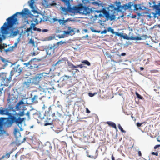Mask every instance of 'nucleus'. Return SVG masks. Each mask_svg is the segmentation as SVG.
Returning a JSON list of instances; mask_svg holds the SVG:
<instances>
[{"mask_svg":"<svg viewBox=\"0 0 160 160\" xmlns=\"http://www.w3.org/2000/svg\"><path fill=\"white\" fill-rule=\"evenodd\" d=\"M115 3L116 4L117 7H115L113 4H111L107 8L108 11L104 8L100 11H97L98 12H102L105 16L107 20L110 21L114 20L116 18V11L118 12H121L120 8L124 9L125 10L128 9H131L132 4L131 2H129L128 4H126L123 5H121V2L120 1H116Z\"/></svg>","mask_w":160,"mask_h":160,"instance_id":"nucleus-1","label":"nucleus"},{"mask_svg":"<svg viewBox=\"0 0 160 160\" xmlns=\"http://www.w3.org/2000/svg\"><path fill=\"white\" fill-rule=\"evenodd\" d=\"M9 111V109L8 108H3L2 107L0 108V114L8 116L7 121L8 126L10 127L13 123H15L19 127L20 130L22 131V124L23 121L25 119V118H20L21 117L23 116V112H21L19 114H12Z\"/></svg>","mask_w":160,"mask_h":160,"instance_id":"nucleus-2","label":"nucleus"},{"mask_svg":"<svg viewBox=\"0 0 160 160\" xmlns=\"http://www.w3.org/2000/svg\"><path fill=\"white\" fill-rule=\"evenodd\" d=\"M29 13V10L27 8H24L21 12H18L16 13L11 17L8 18L7 19V22L4 23L3 25L1 27L2 32V33H7V28H12L13 26L15 24L17 21L16 18L18 14L22 15L24 16L28 15Z\"/></svg>","mask_w":160,"mask_h":160,"instance_id":"nucleus-3","label":"nucleus"},{"mask_svg":"<svg viewBox=\"0 0 160 160\" xmlns=\"http://www.w3.org/2000/svg\"><path fill=\"white\" fill-rule=\"evenodd\" d=\"M74 9L75 13H80L85 15L89 14L92 11L88 7L84 6L82 3L76 5Z\"/></svg>","mask_w":160,"mask_h":160,"instance_id":"nucleus-4","label":"nucleus"},{"mask_svg":"<svg viewBox=\"0 0 160 160\" xmlns=\"http://www.w3.org/2000/svg\"><path fill=\"white\" fill-rule=\"evenodd\" d=\"M13 74L12 71H11L10 74L8 78H7V74L5 73H0V80L1 81L2 84L5 86H8V84L12 81Z\"/></svg>","mask_w":160,"mask_h":160,"instance_id":"nucleus-5","label":"nucleus"},{"mask_svg":"<svg viewBox=\"0 0 160 160\" xmlns=\"http://www.w3.org/2000/svg\"><path fill=\"white\" fill-rule=\"evenodd\" d=\"M23 99H22L20 101L16 104L15 106V109L17 111L22 110V111L18 113H15V114H19L21 112H23V116L25 114L24 111L26 110L25 103L23 102Z\"/></svg>","mask_w":160,"mask_h":160,"instance_id":"nucleus-6","label":"nucleus"},{"mask_svg":"<svg viewBox=\"0 0 160 160\" xmlns=\"http://www.w3.org/2000/svg\"><path fill=\"white\" fill-rule=\"evenodd\" d=\"M43 73L37 74L32 79V83L35 85H37L43 77Z\"/></svg>","mask_w":160,"mask_h":160,"instance_id":"nucleus-7","label":"nucleus"},{"mask_svg":"<svg viewBox=\"0 0 160 160\" xmlns=\"http://www.w3.org/2000/svg\"><path fill=\"white\" fill-rule=\"evenodd\" d=\"M75 8V6H73L72 8L69 6H67V8H66L65 7H61V9L62 12L65 15H66L68 12L75 14V10H74V8Z\"/></svg>","mask_w":160,"mask_h":160,"instance_id":"nucleus-8","label":"nucleus"},{"mask_svg":"<svg viewBox=\"0 0 160 160\" xmlns=\"http://www.w3.org/2000/svg\"><path fill=\"white\" fill-rule=\"evenodd\" d=\"M56 45L55 44H49L46 48V52L48 55H52L54 53L55 47Z\"/></svg>","mask_w":160,"mask_h":160,"instance_id":"nucleus-9","label":"nucleus"},{"mask_svg":"<svg viewBox=\"0 0 160 160\" xmlns=\"http://www.w3.org/2000/svg\"><path fill=\"white\" fill-rule=\"evenodd\" d=\"M37 60L36 58L32 59L30 60V66L28 67L30 69H34L38 68V65L36 62Z\"/></svg>","mask_w":160,"mask_h":160,"instance_id":"nucleus-10","label":"nucleus"},{"mask_svg":"<svg viewBox=\"0 0 160 160\" xmlns=\"http://www.w3.org/2000/svg\"><path fill=\"white\" fill-rule=\"evenodd\" d=\"M36 26V24L32 23L30 25V27L29 28H28L26 30H25V32L28 33L30 31H32V29H33V30L34 31H37L38 32H40L41 31V29L40 28H37L35 27Z\"/></svg>","mask_w":160,"mask_h":160,"instance_id":"nucleus-11","label":"nucleus"},{"mask_svg":"<svg viewBox=\"0 0 160 160\" xmlns=\"http://www.w3.org/2000/svg\"><path fill=\"white\" fill-rule=\"evenodd\" d=\"M20 67V65H18L15 67L13 68V70L11 71H12L13 76L16 72L18 73V75L20 74L21 72L22 71V67Z\"/></svg>","mask_w":160,"mask_h":160,"instance_id":"nucleus-12","label":"nucleus"},{"mask_svg":"<svg viewBox=\"0 0 160 160\" xmlns=\"http://www.w3.org/2000/svg\"><path fill=\"white\" fill-rule=\"evenodd\" d=\"M147 35H142L141 37H133L132 36L129 37L128 40H141L143 39H146L147 38Z\"/></svg>","mask_w":160,"mask_h":160,"instance_id":"nucleus-13","label":"nucleus"},{"mask_svg":"<svg viewBox=\"0 0 160 160\" xmlns=\"http://www.w3.org/2000/svg\"><path fill=\"white\" fill-rule=\"evenodd\" d=\"M41 15L38 14L36 16H33L32 18L33 21L35 22L36 24H38L39 22H40L42 20Z\"/></svg>","mask_w":160,"mask_h":160,"instance_id":"nucleus-14","label":"nucleus"},{"mask_svg":"<svg viewBox=\"0 0 160 160\" xmlns=\"http://www.w3.org/2000/svg\"><path fill=\"white\" fill-rule=\"evenodd\" d=\"M42 99V98L41 97H39V96L37 95H35L32 98V102L33 103H36L38 102V99L41 100Z\"/></svg>","mask_w":160,"mask_h":160,"instance_id":"nucleus-15","label":"nucleus"},{"mask_svg":"<svg viewBox=\"0 0 160 160\" xmlns=\"http://www.w3.org/2000/svg\"><path fill=\"white\" fill-rule=\"evenodd\" d=\"M32 84V81H31L30 79H28L26 81L24 82L22 84L24 87L28 88Z\"/></svg>","mask_w":160,"mask_h":160,"instance_id":"nucleus-16","label":"nucleus"},{"mask_svg":"<svg viewBox=\"0 0 160 160\" xmlns=\"http://www.w3.org/2000/svg\"><path fill=\"white\" fill-rule=\"evenodd\" d=\"M152 3L153 4V6H151V3L149 2L150 7H153L156 10L158 14L159 12H160V8H159L158 5H155V2L154 1H152Z\"/></svg>","mask_w":160,"mask_h":160,"instance_id":"nucleus-17","label":"nucleus"},{"mask_svg":"<svg viewBox=\"0 0 160 160\" xmlns=\"http://www.w3.org/2000/svg\"><path fill=\"white\" fill-rule=\"evenodd\" d=\"M106 123L108 124L110 126L114 128L116 130H118L116 126V124L115 123L111 121H107L106 122Z\"/></svg>","mask_w":160,"mask_h":160,"instance_id":"nucleus-18","label":"nucleus"},{"mask_svg":"<svg viewBox=\"0 0 160 160\" xmlns=\"http://www.w3.org/2000/svg\"><path fill=\"white\" fill-rule=\"evenodd\" d=\"M98 156V151L96 150L95 152V155H89L88 156V157L90 158L95 159L97 158Z\"/></svg>","mask_w":160,"mask_h":160,"instance_id":"nucleus-19","label":"nucleus"},{"mask_svg":"<svg viewBox=\"0 0 160 160\" xmlns=\"http://www.w3.org/2000/svg\"><path fill=\"white\" fill-rule=\"evenodd\" d=\"M13 151V150L9 152L6 153L5 155L2 156V158H8L10 157V154L12 153Z\"/></svg>","mask_w":160,"mask_h":160,"instance_id":"nucleus-20","label":"nucleus"},{"mask_svg":"<svg viewBox=\"0 0 160 160\" xmlns=\"http://www.w3.org/2000/svg\"><path fill=\"white\" fill-rule=\"evenodd\" d=\"M101 2L100 1L98 0L97 2H92V3L95 5V6H102V4L100 3Z\"/></svg>","mask_w":160,"mask_h":160,"instance_id":"nucleus-21","label":"nucleus"},{"mask_svg":"<svg viewBox=\"0 0 160 160\" xmlns=\"http://www.w3.org/2000/svg\"><path fill=\"white\" fill-rule=\"evenodd\" d=\"M60 116V114L58 113V112L56 113H53L52 114V117L54 120H56L58 118V117Z\"/></svg>","mask_w":160,"mask_h":160,"instance_id":"nucleus-22","label":"nucleus"},{"mask_svg":"<svg viewBox=\"0 0 160 160\" xmlns=\"http://www.w3.org/2000/svg\"><path fill=\"white\" fill-rule=\"evenodd\" d=\"M67 6L71 7L70 4V1H72V0H61Z\"/></svg>","mask_w":160,"mask_h":160,"instance_id":"nucleus-23","label":"nucleus"},{"mask_svg":"<svg viewBox=\"0 0 160 160\" xmlns=\"http://www.w3.org/2000/svg\"><path fill=\"white\" fill-rule=\"evenodd\" d=\"M141 4H135L134 5V9L137 11L138 10H141Z\"/></svg>","mask_w":160,"mask_h":160,"instance_id":"nucleus-24","label":"nucleus"},{"mask_svg":"<svg viewBox=\"0 0 160 160\" xmlns=\"http://www.w3.org/2000/svg\"><path fill=\"white\" fill-rule=\"evenodd\" d=\"M73 31L72 29H71V28H68V31H64V33L66 35H68L70 34V33L71 32H73Z\"/></svg>","mask_w":160,"mask_h":160,"instance_id":"nucleus-25","label":"nucleus"},{"mask_svg":"<svg viewBox=\"0 0 160 160\" xmlns=\"http://www.w3.org/2000/svg\"><path fill=\"white\" fill-rule=\"evenodd\" d=\"M68 65L69 67L72 70H73L75 68V66L71 62H68Z\"/></svg>","mask_w":160,"mask_h":160,"instance_id":"nucleus-26","label":"nucleus"},{"mask_svg":"<svg viewBox=\"0 0 160 160\" xmlns=\"http://www.w3.org/2000/svg\"><path fill=\"white\" fill-rule=\"evenodd\" d=\"M4 86L3 85L1 84L0 85V96L2 95V91H3Z\"/></svg>","mask_w":160,"mask_h":160,"instance_id":"nucleus-27","label":"nucleus"},{"mask_svg":"<svg viewBox=\"0 0 160 160\" xmlns=\"http://www.w3.org/2000/svg\"><path fill=\"white\" fill-rule=\"evenodd\" d=\"M107 31L108 32H110L112 34H115V33L114 32V29H112L111 27H109L107 28Z\"/></svg>","mask_w":160,"mask_h":160,"instance_id":"nucleus-28","label":"nucleus"},{"mask_svg":"<svg viewBox=\"0 0 160 160\" xmlns=\"http://www.w3.org/2000/svg\"><path fill=\"white\" fill-rule=\"evenodd\" d=\"M82 63H84L88 66H89L91 65L90 63L87 60H84L82 62Z\"/></svg>","mask_w":160,"mask_h":160,"instance_id":"nucleus-29","label":"nucleus"},{"mask_svg":"<svg viewBox=\"0 0 160 160\" xmlns=\"http://www.w3.org/2000/svg\"><path fill=\"white\" fill-rule=\"evenodd\" d=\"M34 2V0H30V1L28 2L29 3V6L31 8H32L33 6V4Z\"/></svg>","mask_w":160,"mask_h":160,"instance_id":"nucleus-30","label":"nucleus"},{"mask_svg":"<svg viewBox=\"0 0 160 160\" xmlns=\"http://www.w3.org/2000/svg\"><path fill=\"white\" fill-rule=\"evenodd\" d=\"M67 21V20H63L61 19H59L58 20V22L60 24H64Z\"/></svg>","mask_w":160,"mask_h":160,"instance_id":"nucleus-31","label":"nucleus"},{"mask_svg":"<svg viewBox=\"0 0 160 160\" xmlns=\"http://www.w3.org/2000/svg\"><path fill=\"white\" fill-rule=\"evenodd\" d=\"M118 127L121 131L122 132H125L126 131L124 130L120 124H118Z\"/></svg>","mask_w":160,"mask_h":160,"instance_id":"nucleus-32","label":"nucleus"},{"mask_svg":"<svg viewBox=\"0 0 160 160\" xmlns=\"http://www.w3.org/2000/svg\"><path fill=\"white\" fill-rule=\"evenodd\" d=\"M136 94L137 96V97L139 99H142L143 98L142 97L141 95H140L137 92H136Z\"/></svg>","mask_w":160,"mask_h":160,"instance_id":"nucleus-33","label":"nucleus"},{"mask_svg":"<svg viewBox=\"0 0 160 160\" xmlns=\"http://www.w3.org/2000/svg\"><path fill=\"white\" fill-rule=\"evenodd\" d=\"M122 37L124 39L128 40L129 37H128L126 34H125V35H122Z\"/></svg>","mask_w":160,"mask_h":160,"instance_id":"nucleus-34","label":"nucleus"},{"mask_svg":"<svg viewBox=\"0 0 160 160\" xmlns=\"http://www.w3.org/2000/svg\"><path fill=\"white\" fill-rule=\"evenodd\" d=\"M18 33V32L17 31L13 32L11 34V35L13 36H16Z\"/></svg>","mask_w":160,"mask_h":160,"instance_id":"nucleus-35","label":"nucleus"},{"mask_svg":"<svg viewBox=\"0 0 160 160\" xmlns=\"http://www.w3.org/2000/svg\"><path fill=\"white\" fill-rule=\"evenodd\" d=\"M4 51L7 53L9 52H12V50L11 49L10 47L8 48V49H5Z\"/></svg>","mask_w":160,"mask_h":160,"instance_id":"nucleus-36","label":"nucleus"},{"mask_svg":"<svg viewBox=\"0 0 160 160\" xmlns=\"http://www.w3.org/2000/svg\"><path fill=\"white\" fill-rule=\"evenodd\" d=\"M14 132L15 135L16 136L17 133H19V132H18V129L17 128H15L14 130Z\"/></svg>","mask_w":160,"mask_h":160,"instance_id":"nucleus-37","label":"nucleus"},{"mask_svg":"<svg viewBox=\"0 0 160 160\" xmlns=\"http://www.w3.org/2000/svg\"><path fill=\"white\" fill-rule=\"evenodd\" d=\"M115 34L116 35L118 36L121 37H122L123 35L121 33H119L118 32H115Z\"/></svg>","mask_w":160,"mask_h":160,"instance_id":"nucleus-38","label":"nucleus"},{"mask_svg":"<svg viewBox=\"0 0 160 160\" xmlns=\"http://www.w3.org/2000/svg\"><path fill=\"white\" fill-rule=\"evenodd\" d=\"M97 92H95L94 93H92L89 92V93L88 94H89V96L90 97H92L93 96L97 94Z\"/></svg>","mask_w":160,"mask_h":160,"instance_id":"nucleus-39","label":"nucleus"},{"mask_svg":"<svg viewBox=\"0 0 160 160\" xmlns=\"http://www.w3.org/2000/svg\"><path fill=\"white\" fill-rule=\"evenodd\" d=\"M91 30L92 32H98V33H99L100 32V31H98L94 29H93L92 28H91Z\"/></svg>","mask_w":160,"mask_h":160,"instance_id":"nucleus-40","label":"nucleus"},{"mask_svg":"<svg viewBox=\"0 0 160 160\" xmlns=\"http://www.w3.org/2000/svg\"><path fill=\"white\" fill-rule=\"evenodd\" d=\"M141 10H145L146 9V7L144 6L143 5H142L141 4Z\"/></svg>","mask_w":160,"mask_h":160,"instance_id":"nucleus-41","label":"nucleus"},{"mask_svg":"<svg viewBox=\"0 0 160 160\" xmlns=\"http://www.w3.org/2000/svg\"><path fill=\"white\" fill-rule=\"evenodd\" d=\"M65 42H63L62 41H61L59 42H58L57 43V44L58 45H59V44L62 45V44L65 43Z\"/></svg>","mask_w":160,"mask_h":160,"instance_id":"nucleus-42","label":"nucleus"},{"mask_svg":"<svg viewBox=\"0 0 160 160\" xmlns=\"http://www.w3.org/2000/svg\"><path fill=\"white\" fill-rule=\"evenodd\" d=\"M52 121L51 120V121H50V122H47L46 123H45V126H47V125H52Z\"/></svg>","mask_w":160,"mask_h":160,"instance_id":"nucleus-43","label":"nucleus"},{"mask_svg":"<svg viewBox=\"0 0 160 160\" xmlns=\"http://www.w3.org/2000/svg\"><path fill=\"white\" fill-rule=\"evenodd\" d=\"M30 61L28 62L24 63V65H25L26 67H28L29 65L30 66Z\"/></svg>","mask_w":160,"mask_h":160,"instance_id":"nucleus-44","label":"nucleus"},{"mask_svg":"<svg viewBox=\"0 0 160 160\" xmlns=\"http://www.w3.org/2000/svg\"><path fill=\"white\" fill-rule=\"evenodd\" d=\"M29 43L32 44V45L34 44V40L32 39H31L29 41Z\"/></svg>","mask_w":160,"mask_h":160,"instance_id":"nucleus-45","label":"nucleus"},{"mask_svg":"<svg viewBox=\"0 0 160 160\" xmlns=\"http://www.w3.org/2000/svg\"><path fill=\"white\" fill-rule=\"evenodd\" d=\"M151 154L152 155H155L156 156H158V152H152Z\"/></svg>","mask_w":160,"mask_h":160,"instance_id":"nucleus-46","label":"nucleus"},{"mask_svg":"<svg viewBox=\"0 0 160 160\" xmlns=\"http://www.w3.org/2000/svg\"><path fill=\"white\" fill-rule=\"evenodd\" d=\"M48 109H49V110H48V114H50V113L52 112L51 111L52 108H51V106L49 107Z\"/></svg>","mask_w":160,"mask_h":160,"instance_id":"nucleus-47","label":"nucleus"},{"mask_svg":"<svg viewBox=\"0 0 160 160\" xmlns=\"http://www.w3.org/2000/svg\"><path fill=\"white\" fill-rule=\"evenodd\" d=\"M107 32V30L106 29H104L103 31H102L101 32V34H103V33L106 34V33Z\"/></svg>","mask_w":160,"mask_h":160,"instance_id":"nucleus-48","label":"nucleus"},{"mask_svg":"<svg viewBox=\"0 0 160 160\" xmlns=\"http://www.w3.org/2000/svg\"><path fill=\"white\" fill-rule=\"evenodd\" d=\"M142 123H139V122H137L136 123L137 126L138 127H140L141 126Z\"/></svg>","mask_w":160,"mask_h":160,"instance_id":"nucleus-49","label":"nucleus"},{"mask_svg":"<svg viewBox=\"0 0 160 160\" xmlns=\"http://www.w3.org/2000/svg\"><path fill=\"white\" fill-rule=\"evenodd\" d=\"M26 115L28 116V118H30V112L29 111H28L26 113Z\"/></svg>","mask_w":160,"mask_h":160,"instance_id":"nucleus-50","label":"nucleus"},{"mask_svg":"<svg viewBox=\"0 0 160 160\" xmlns=\"http://www.w3.org/2000/svg\"><path fill=\"white\" fill-rule=\"evenodd\" d=\"M160 147V145H155L154 147V149H156L157 148Z\"/></svg>","mask_w":160,"mask_h":160,"instance_id":"nucleus-51","label":"nucleus"},{"mask_svg":"<svg viewBox=\"0 0 160 160\" xmlns=\"http://www.w3.org/2000/svg\"><path fill=\"white\" fill-rule=\"evenodd\" d=\"M58 37V38H64V36L63 35H59Z\"/></svg>","mask_w":160,"mask_h":160,"instance_id":"nucleus-52","label":"nucleus"},{"mask_svg":"<svg viewBox=\"0 0 160 160\" xmlns=\"http://www.w3.org/2000/svg\"><path fill=\"white\" fill-rule=\"evenodd\" d=\"M10 47V48L12 50V51H13L14 49L16 48H15L14 47V46H12V47Z\"/></svg>","mask_w":160,"mask_h":160,"instance_id":"nucleus-53","label":"nucleus"},{"mask_svg":"<svg viewBox=\"0 0 160 160\" xmlns=\"http://www.w3.org/2000/svg\"><path fill=\"white\" fill-rule=\"evenodd\" d=\"M4 46H2L1 44H0V50L2 49H4Z\"/></svg>","mask_w":160,"mask_h":160,"instance_id":"nucleus-54","label":"nucleus"},{"mask_svg":"<svg viewBox=\"0 0 160 160\" xmlns=\"http://www.w3.org/2000/svg\"><path fill=\"white\" fill-rule=\"evenodd\" d=\"M138 155L139 156H142V153L140 151H138Z\"/></svg>","mask_w":160,"mask_h":160,"instance_id":"nucleus-55","label":"nucleus"},{"mask_svg":"<svg viewBox=\"0 0 160 160\" xmlns=\"http://www.w3.org/2000/svg\"><path fill=\"white\" fill-rule=\"evenodd\" d=\"M18 44V42H16L14 43L13 46L15 48H17Z\"/></svg>","mask_w":160,"mask_h":160,"instance_id":"nucleus-56","label":"nucleus"},{"mask_svg":"<svg viewBox=\"0 0 160 160\" xmlns=\"http://www.w3.org/2000/svg\"><path fill=\"white\" fill-rule=\"evenodd\" d=\"M58 20H59V19H57L55 18H53V21H54V22H56V21H58Z\"/></svg>","mask_w":160,"mask_h":160,"instance_id":"nucleus-57","label":"nucleus"},{"mask_svg":"<svg viewBox=\"0 0 160 160\" xmlns=\"http://www.w3.org/2000/svg\"><path fill=\"white\" fill-rule=\"evenodd\" d=\"M86 112L87 113H90V111L88 109V108H86Z\"/></svg>","mask_w":160,"mask_h":160,"instance_id":"nucleus-58","label":"nucleus"},{"mask_svg":"<svg viewBox=\"0 0 160 160\" xmlns=\"http://www.w3.org/2000/svg\"><path fill=\"white\" fill-rule=\"evenodd\" d=\"M126 55V54L125 53V52H123V53H121V55H120V56H125V55Z\"/></svg>","mask_w":160,"mask_h":160,"instance_id":"nucleus-59","label":"nucleus"},{"mask_svg":"<svg viewBox=\"0 0 160 160\" xmlns=\"http://www.w3.org/2000/svg\"><path fill=\"white\" fill-rule=\"evenodd\" d=\"M112 160H115V158L113 155H112L111 157Z\"/></svg>","mask_w":160,"mask_h":160,"instance_id":"nucleus-60","label":"nucleus"},{"mask_svg":"<svg viewBox=\"0 0 160 160\" xmlns=\"http://www.w3.org/2000/svg\"><path fill=\"white\" fill-rule=\"evenodd\" d=\"M32 56H35L37 54H36V52H34L32 53Z\"/></svg>","mask_w":160,"mask_h":160,"instance_id":"nucleus-61","label":"nucleus"},{"mask_svg":"<svg viewBox=\"0 0 160 160\" xmlns=\"http://www.w3.org/2000/svg\"><path fill=\"white\" fill-rule=\"evenodd\" d=\"M79 67L80 68H82L83 67L82 64H81L79 65Z\"/></svg>","mask_w":160,"mask_h":160,"instance_id":"nucleus-62","label":"nucleus"},{"mask_svg":"<svg viewBox=\"0 0 160 160\" xmlns=\"http://www.w3.org/2000/svg\"><path fill=\"white\" fill-rule=\"evenodd\" d=\"M75 72H77V73H78V72H79V70L77 69H75Z\"/></svg>","mask_w":160,"mask_h":160,"instance_id":"nucleus-63","label":"nucleus"},{"mask_svg":"<svg viewBox=\"0 0 160 160\" xmlns=\"http://www.w3.org/2000/svg\"><path fill=\"white\" fill-rule=\"evenodd\" d=\"M140 70H141V71H142L144 70V68L142 67H140Z\"/></svg>","mask_w":160,"mask_h":160,"instance_id":"nucleus-64","label":"nucleus"}]
</instances>
